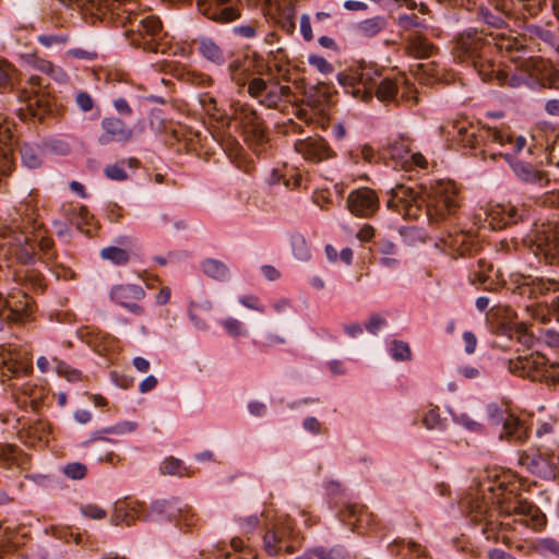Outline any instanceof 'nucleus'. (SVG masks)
<instances>
[{"label": "nucleus", "instance_id": "f257e3e1", "mask_svg": "<svg viewBox=\"0 0 559 559\" xmlns=\"http://www.w3.org/2000/svg\"><path fill=\"white\" fill-rule=\"evenodd\" d=\"M459 205L457 189L452 181H438L420 192L399 185L391 190L386 202L388 209L405 217H416L425 207L426 215L432 223L445 221L456 212Z\"/></svg>", "mask_w": 559, "mask_h": 559}, {"label": "nucleus", "instance_id": "f03ea898", "mask_svg": "<svg viewBox=\"0 0 559 559\" xmlns=\"http://www.w3.org/2000/svg\"><path fill=\"white\" fill-rule=\"evenodd\" d=\"M523 217V211L508 204H490L479 209L473 216V224L479 229H500Z\"/></svg>", "mask_w": 559, "mask_h": 559}, {"label": "nucleus", "instance_id": "7ed1b4c3", "mask_svg": "<svg viewBox=\"0 0 559 559\" xmlns=\"http://www.w3.org/2000/svg\"><path fill=\"white\" fill-rule=\"evenodd\" d=\"M381 80V73L376 64L364 63L358 67L353 75L338 73L337 81L343 87H353L352 94L355 98L364 100L371 98V92Z\"/></svg>", "mask_w": 559, "mask_h": 559}, {"label": "nucleus", "instance_id": "20e7f679", "mask_svg": "<svg viewBox=\"0 0 559 559\" xmlns=\"http://www.w3.org/2000/svg\"><path fill=\"white\" fill-rule=\"evenodd\" d=\"M132 0H114L109 10L116 14L122 24H131V31L139 32L142 35L156 37L162 32V24L158 17L153 15L139 16L133 13Z\"/></svg>", "mask_w": 559, "mask_h": 559}, {"label": "nucleus", "instance_id": "39448f33", "mask_svg": "<svg viewBox=\"0 0 559 559\" xmlns=\"http://www.w3.org/2000/svg\"><path fill=\"white\" fill-rule=\"evenodd\" d=\"M525 242L534 253L543 254L551 261H559V225L543 223L536 225L532 233L525 238Z\"/></svg>", "mask_w": 559, "mask_h": 559}, {"label": "nucleus", "instance_id": "423d86ee", "mask_svg": "<svg viewBox=\"0 0 559 559\" xmlns=\"http://www.w3.org/2000/svg\"><path fill=\"white\" fill-rule=\"evenodd\" d=\"M1 234V248L5 249L8 247L7 252L14 254L24 263L32 261L34 247L31 245L32 239L25 227H22L20 223H13L11 226L5 227Z\"/></svg>", "mask_w": 559, "mask_h": 559}, {"label": "nucleus", "instance_id": "0eeeda50", "mask_svg": "<svg viewBox=\"0 0 559 559\" xmlns=\"http://www.w3.org/2000/svg\"><path fill=\"white\" fill-rule=\"evenodd\" d=\"M248 94L258 99L261 105L276 107L282 100L287 99L292 90L287 85H281L277 82L267 83L261 78H254L249 81Z\"/></svg>", "mask_w": 559, "mask_h": 559}, {"label": "nucleus", "instance_id": "6e6552de", "mask_svg": "<svg viewBox=\"0 0 559 559\" xmlns=\"http://www.w3.org/2000/svg\"><path fill=\"white\" fill-rule=\"evenodd\" d=\"M29 299L25 293H0V331L5 322H22L28 316Z\"/></svg>", "mask_w": 559, "mask_h": 559}, {"label": "nucleus", "instance_id": "1a4fd4ad", "mask_svg": "<svg viewBox=\"0 0 559 559\" xmlns=\"http://www.w3.org/2000/svg\"><path fill=\"white\" fill-rule=\"evenodd\" d=\"M519 463L525 466L528 472L542 478H554L559 464V456L549 455L542 449L533 453L522 452L519 455Z\"/></svg>", "mask_w": 559, "mask_h": 559}, {"label": "nucleus", "instance_id": "9d476101", "mask_svg": "<svg viewBox=\"0 0 559 559\" xmlns=\"http://www.w3.org/2000/svg\"><path fill=\"white\" fill-rule=\"evenodd\" d=\"M383 160L391 159L394 168L412 169L413 166L425 168L426 158L419 153H411L407 144L402 140L392 142L382 153Z\"/></svg>", "mask_w": 559, "mask_h": 559}, {"label": "nucleus", "instance_id": "9b49d317", "mask_svg": "<svg viewBox=\"0 0 559 559\" xmlns=\"http://www.w3.org/2000/svg\"><path fill=\"white\" fill-rule=\"evenodd\" d=\"M347 209L357 217H370L379 209V199L369 188H359L352 191L346 200Z\"/></svg>", "mask_w": 559, "mask_h": 559}, {"label": "nucleus", "instance_id": "f8f14e48", "mask_svg": "<svg viewBox=\"0 0 559 559\" xmlns=\"http://www.w3.org/2000/svg\"><path fill=\"white\" fill-rule=\"evenodd\" d=\"M457 133L462 144L468 147H476L479 145L480 141L497 143L500 146H503L510 141L508 133L496 128L485 129L478 134L474 127L462 126L457 129Z\"/></svg>", "mask_w": 559, "mask_h": 559}, {"label": "nucleus", "instance_id": "ddd939ff", "mask_svg": "<svg viewBox=\"0 0 559 559\" xmlns=\"http://www.w3.org/2000/svg\"><path fill=\"white\" fill-rule=\"evenodd\" d=\"M230 0H198L199 11L216 23H230L240 16L239 10Z\"/></svg>", "mask_w": 559, "mask_h": 559}, {"label": "nucleus", "instance_id": "4468645a", "mask_svg": "<svg viewBox=\"0 0 559 559\" xmlns=\"http://www.w3.org/2000/svg\"><path fill=\"white\" fill-rule=\"evenodd\" d=\"M144 502L136 499L123 498L114 504L110 523L112 525H132L135 521L143 519Z\"/></svg>", "mask_w": 559, "mask_h": 559}, {"label": "nucleus", "instance_id": "2eb2a0df", "mask_svg": "<svg viewBox=\"0 0 559 559\" xmlns=\"http://www.w3.org/2000/svg\"><path fill=\"white\" fill-rule=\"evenodd\" d=\"M102 133L98 136L100 145H108L112 142L124 143L133 138V131L121 119L106 117L100 123Z\"/></svg>", "mask_w": 559, "mask_h": 559}, {"label": "nucleus", "instance_id": "dca6fc26", "mask_svg": "<svg viewBox=\"0 0 559 559\" xmlns=\"http://www.w3.org/2000/svg\"><path fill=\"white\" fill-rule=\"evenodd\" d=\"M234 116L235 120L242 127L249 141L261 143L264 140V131L255 110L247 105L238 104L235 108Z\"/></svg>", "mask_w": 559, "mask_h": 559}, {"label": "nucleus", "instance_id": "f3484780", "mask_svg": "<svg viewBox=\"0 0 559 559\" xmlns=\"http://www.w3.org/2000/svg\"><path fill=\"white\" fill-rule=\"evenodd\" d=\"M490 417L493 425H502L499 433L501 440L522 442L526 439L525 426L512 414H491Z\"/></svg>", "mask_w": 559, "mask_h": 559}, {"label": "nucleus", "instance_id": "a211bd4d", "mask_svg": "<svg viewBox=\"0 0 559 559\" xmlns=\"http://www.w3.org/2000/svg\"><path fill=\"white\" fill-rule=\"evenodd\" d=\"M12 139L10 124L0 118V176L10 174L13 168Z\"/></svg>", "mask_w": 559, "mask_h": 559}, {"label": "nucleus", "instance_id": "6ab92c4d", "mask_svg": "<svg viewBox=\"0 0 559 559\" xmlns=\"http://www.w3.org/2000/svg\"><path fill=\"white\" fill-rule=\"evenodd\" d=\"M288 535V526L283 525L267 530L263 536V547L266 554L277 556L283 548L288 552H293V547L286 544Z\"/></svg>", "mask_w": 559, "mask_h": 559}, {"label": "nucleus", "instance_id": "aec40b11", "mask_svg": "<svg viewBox=\"0 0 559 559\" xmlns=\"http://www.w3.org/2000/svg\"><path fill=\"white\" fill-rule=\"evenodd\" d=\"M504 158L519 180L525 183L543 185L544 175L533 165L523 160L515 159L509 154H506Z\"/></svg>", "mask_w": 559, "mask_h": 559}, {"label": "nucleus", "instance_id": "412c9836", "mask_svg": "<svg viewBox=\"0 0 559 559\" xmlns=\"http://www.w3.org/2000/svg\"><path fill=\"white\" fill-rule=\"evenodd\" d=\"M487 44H490V41L483 37V32L469 29L459 37L457 49L466 57L474 59Z\"/></svg>", "mask_w": 559, "mask_h": 559}, {"label": "nucleus", "instance_id": "4be33fe9", "mask_svg": "<svg viewBox=\"0 0 559 559\" xmlns=\"http://www.w3.org/2000/svg\"><path fill=\"white\" fill-rule=\"evenodd\" d=\"M295 150L306 159L319 162L328 157V146L322 139L307 138L295 143Z\"/></svg>", "mask_w": 559, "mask_h": 559}, {"label": "nucleus", "instance_id": "5701e85b", "mask_svg": "<svg viewBox=\"0 0 559 559\" xmlns=\"http://www.w3.org/2000/svg\"><path fill=\"white\" fill-rule=\"evenodd\" d=\"M178 501L176 500H154L150 506V513L143 516V520L156 522L174 521Z\"/></svg>", "mask_w": 559, "mask_h": 559}, {"label": "nucleus", "instance_id": "b1692460", "mask_svg": "<svg viewBox=\"0 0 559 559\" xmlns=\"http://www.w3.org/2000/svg\"><path fill=\"white\" fill-rule=\"evenodd\" d=\"M110 299L116 304L122 306L130 300H141L145 296L144 289L135 284H120L115 285L110 289Z\"/></svg>", "mask_w": 559, "mask_h": 559}, {"label": "nucleus", "instance_id": "393cba45", "mask_svg": "<svg viewBox=\"0 0 559 559\" xmlns=\"http://www.w3.org/2000/svg\"><path fill=\"white\" fill-rule=\"evenodd\" d=\"M173 522L179 531L187 532L198 525L199 516L191 506L178 502Z\"/></svg>", "mask_w": 559, "mask_h": 559}, {"label": "nucleus", "instance_id": "a878e982", "mask_svg": "<svg viewBox=\"0 0 559 559\" xmlns=\"http://www.w3.org/2000/svg\"><path fill=\"white\" fill-rule=\"evenodd\" d=\"M530 66L532 67L531 76L537 81H539L544 85L552 86L556 84L558 80V72L551 66H549L546 61L542 59H532L530 60Z\"/></svg>", "mask_w": 559, "mask_h": 559}, {"label": "nucleus", "instance_id": "bb28decb", "mask_svg": "<svg viewBox=\"0 0 559 559\" xmlns=\"http://www.w3.org/2000/svg\"><path fill=\"white\" fill-rule=\"evenodd\" d=\"M201 271L209 277L224 282L229 278V269L221 260L207 258L201 262Z\"/></svg>", "mask_w": 559, "mask_h": 559}, {"label": "nucleus", "instance_id": "cd10ccee", "mask_svg": "<svg viewBox=\"0 0 559 559\" xmlns=\"http://www.w3.org/2000/svg\"><path fill=\"white\" fill-rule=\"evenodd\" d=\"M138 429V423L132 420H122L119 421L112 426L106 427L98 431L91 441H105L110 442L108 438L104 437V435H117V436H123L127 433H132Z\"/></svg>", "mask_w": 559, "mask_h": 559}, {"label": "nucleus", "instance_id": "c85d7f7f", "mask_svg": "<svg viewBox=\"0 0 559 559\" xmlns=\"http://www.w3.org/2000/svg\"><path fill=\"white\" fill-rule=\"evenodd\" d=\"M386 27V20L383 16H373L361 21L355 26L358 35L373 37Z\"/></svg>", "mask_w": 559, "mask_h": 559}, {"label": "nucleus", "instance_id": "c756f323", "mask_svg": "<svg viewBox=\"0 0 559 559\" xmlns=\"http://www.w3.org/2000/svg\"><path fill=\"white\" fill-rule=\"evenodd\" d=\"M295 559H350L344 548L335 547L332 549L313 548Z\"/></svg>", "mask_w": 559, "mask_h": 559}, {"label": "nucleus", "instance_id": "7c9ffc66", "mask_svg": "<svg viewBox=\"0 0 559 559\" xmlns=\"http://www.w3.org/2000/svg\"><path fill=\"white\" fill-rule=\"evenodd\" d=\"M386 352L395 361H411L413 357L408 343L402 340H389L386 342Z\"/></svg>", "mask_w": 559, "mask_h": 559}, {"label": "nucleus", "instance_id": "2f4dec72", "mask_svg": "<svg viewBox=\"0 0 559 559\" xmlns=\"http://www.w3.org/2000/svg\"><path fill=\"white\" fill-rule=\"evenodd\" d=\"M199 50L205 59L215 64H223L225 62L223 51L211 38H201L199 41Z\"/></svg>", "mask_w": 559, "mask_h": 559}, {"label": "nucleus", "instance_id": "473e14b6", "mask_svg": "<svg viewBox=\"0 0 559 559\" xmlns=\"http://www.w3.org/2000/svg\"><path fill=\"white\" fill-rule=\"evenodd\" d=\"M423 425L427 430L444 431L448 427L445 418L441 417L438 406H430L423 415Z\"/></svg>", "mask_w": 559, "mask_h": 559}, {"label": "nucleus", "instance_id": "72a5a7b5", "mask_svg": "<svg viewBox=\"0 0 559 559\" xmlns=\"http://www.w3.org/2000/svg\"><path fill=\"white\" fill-rule=\"evenodd\" d=\"M449 414L454 424L461 426L468 432L480 433L484 429V426L474 419L468 413H456L453 409H449Z\"/></svg>", "mask_w": 559, "mask_h": 559}, {"label": "nucleus", "instance_id": "f704fd0d", "mask_svg": "<svg viewBox=\"0 0 559 559\" xmlns=\"http://www.w3.org/2000/svg\"><path fill=\"white\" fill-rule=\"evenodd\" d=\"M229 76L233 83L239 88H243L247 84L249 85L250 69L239 61H233L229 67Z\"/></svg>", "mask_w": 559, "mask_h": 559}, {"label": "nucleus", "instance_id": "c9c22d12", "mask_svg": "<svg viewBox=\"0 0 559 559\" xmlns=\"http://www.w3.org/2000/svg\"><path fill=\"white\" fill-rule=\"evenodd\" d=\"M219 325L231 337H246L249 335V330L243 322L234 317H226L218 320Z\"/></svg>", "mask_w": 559, "mask_h": 559}, {"label": "nucleus", "instance_id": "e433bc0d", "mask_svg": "<svg viewBox=\"0 0 559 559\" xmlns=\"http://www.w3.org/2000/svg\"><path fill=\"white\" fill-rule=\"evenodd\" d=\"M292 250L294 257L300 261H308L311 258V251L304 235L295 233L290 237Z\"/></svg>", "mask_w": 559, "mask_h": 559}, {"label": "nucleus", "instance_id": "4c0bfd02", "mask_svg": "<svg viewBox=\"0 0 559 559\" xmlns=\"http://www.w3.org/2000/svg\"><path fill=\"white\" fill-rule=\"evenodd\" d=\"M100 257L116 265H122L129 261V252L122 248L115 246L106 247L102 249Z\"/></svg>", "mask_w": 559, "mask_h": 559}, {"label": "nucleus", "instance_id": "58836bf2", "mask_svg": "<svg viewBox=\"0 0 559 559\" xmlns=\"http://www.w3.org/2000/svg\"><path fill=\"white\" fill-rule=\"evenodd\" d=\"M373 91H376V95L379 99L391 100L396 96L397 83L389 78H381Z\"/></svg>", "mask_w": 559, "mask_h": 559}, {"label": "nucleus", "instance_id": "ea45409f", "mask_svg": "<svg viewBox=\"0 0 559 559\" xmlns=\"http://www.w3.org/2000/svg\"><path fill=\"white\" fill-rule=\"evenodd\" d=\"M21 158L24 166L29 169H36L41 165V155L37 147L25 145L21 151Z\"/></svg>", "mask_w": 559, "mask_h": 559}, {"label": "nucleus", "instance_id": "a19ab883", "mask_svg": "<svg viewBox=\"0 0 559 559\" xmlns=\"http://www.w3.org/2000/svg\"><path fill=\"white\" fill-rule=\"evenodd\" d=\"M200 296L199 298L190 297L188 301V310H194V311H205L209 312L213 309V302L210 298L206 296V292L204 287L201 285L198 287Z\"/></svg>", "mask_w": 559, "mask_h": 559}, {"label": "nucleus", "instance_id": "79ce46f5", "mask_svg": "<svg viewBox=\"0 0 559 559\" xmlns=\"http://www.w3.org/2000/svg\"><path fill=\"white\" fill-rule=\"evenodd\" d=\"M64 217H68V221L71 225H75L78 228H81V226L86 223L87 221V210L83 206H71V207H63Z\"/></svg>", "mask_w": 559, "mask_h": 559}, {"label": "nucleus", "instance_id": "37998d69", "mask_svg": "<svg viewBox=\"0 0 559 559\" xmlns=\"http://www.w3.org/2000/svg\"><path fill=\"white\" fill-rule=\"evenodd\" d=\"M160 472L165 475L183 476L187 474L183 463L175 457L165 459L160 464Z\"/></svg>", "mask_w": 559, "mask_h": 559}, {"label": "nucleus", "instance_id": "c03bdc74", "mask_svg": "<svg viewBox=\"0 0 559 559\" xmlns=\"http://www.w3.org/2000/svg\"><path fill=\"white\" fill-rule=\"evenodd\" d=\"M62 472L68 478L79 480L85 477L87 468L83 463L73 462L67 464Z\"/></svg>", "mask_w": 559, "mask_h": 559}, {"label": "nucleus", "instance_id": "a18cd8bd", "mask_svg": "<svg viewBox=\"0 0 559 559\" xmlns=\"http://www.w3.org/2000/svg\"><path fill=\"white\" fill-rule=\"evenodd\" d=\"M536 549L542 555L552 554L559 557V542L554 538H540L536 542Z\"/></svg>", "mask_w": 559, "mask_h": 559}, {"label": "nucleus", "instance_id": "49530a36", "mask_svg": "<svg viewBox=\"0 0 559 559\" xmlns=\"http://www.w3.org/2000/svg\"><path fill=\"white\" fill-rule=\"evenodd\" d=\"M559 290V284L552 280H537L533 282V293L547 296Z\"/></svg>", "mask_w": 559, "mask_h": 559}, {"label": "nucleus", "instance_id": "de8ad7c7", "mask_svg": "<svg viewBox=\"0 0 559 559\" xmlns=\"http://www.w3.org/2000/svg\"><path fill=\"white\" fill-rule=\"evenodd\" d=\"M81 514L92 520H103L106 518V510L93 503L84 504L80 508Z\"/></svg>", "mask_w": 559, "mask_h": 559}, {"label": "nucleus", "instance_id": "09e8293b", "mask_svg": "<svg viewBox=\"0 0 559 559\" xmlns=\"http://www.w3.org/2000/svg\"><path fill=\"white\" fill-rule=\"evenodd\" d=\"M480 19L488 25L495 28H501L504 24V20L502 19L500 13L490 12L487 9H481L479 12Z\"/></svg>", "mask_w": 559, "mask_h": 559}, {"label": "nucleus", "instance_id": "8fccbe9b", "mask_svg": "<svg viewBox=\"0 0 559 559\" xmlns=\"http://www.w3.org/2000/svg\"><path fill=\"white\" fill-rule=\"evenodd\" d=\"M40 69L41 71L49 73L59 83L68 82V74L61 68L55 67L50 62H44Z\"/></svg>", "mask_w": 559, "mask_h": 559}, {"label": "nucleus", "instance_id": "3c124183", "mask_svg": "<svg viewBox=\"0 0 559 559\" xmlns=\"http://www.w3.org/2000/svg\"><path fill=\"white\" fill-rule=\"evenodd\" d=\"M105 175L111 179L117 181H122L127 179V173L120 163L108 165L105 168Z\"/></svg>", "mask_w": 559, "mask_h": 559}, {"label": "nucleus", "instance_id": "603ef678", "mask_svg": "<svg viewBox=\"0 0 559 559\" xmlns=\"http://www.w3.org/2000/svg\"><path fill=\"white\" fill-rule=\"evenodd\" d=\"M386 325V320L379 316L374 314L369 318V320L366 323V330L372 334L377 335L384 326Z\"/></svg>", "mask_w": 559, "mask_h": 559}, {"label": "nucleus", "instance_id": "864d4df0", "mask_svg": "<svg viewBox=\"0 0 559 559\" xmlns=\"http://www.w3.org/2000/svg\"><path fill=\"white\" fill-rule=\"evenodd\" d=\"M55 361L57 362L56 371L59 376L66 377L69 381H75L79 379V372L74 369H71L68 364L57 359H55Z\"/></svg>", "mask_w": 559, "mask_h": 559}, {"label": "nucleus", "instance_id": "5fc2aeb1", "mask_svg": "<svg viewBox=\"0 0 559 559\" xmlns=\"http://www.w3.org/2000/svg\"><path fill=\"white\" fill-rule=\"evenodd\" d=\"M377 249L381 257L396 255L399 251L397 246L386 238H382L377 242Z\"/></svg>", "mask_w": 559, "mask_h": 559}, {"label": "nucleus", "instance_id": "6e6d98bb", "mask_svg": "<svg viewBox=\"0 0 559 559\" xmlns=\"http://www.w3.org/2000/svg\"><path fill=\"white\" fill-rule=\"evenodd\" d=\"M238 302L248 309L255 310L262 313L264 312V307L260 304L259 298L257 296H239Z\"/></svg>", "mask_w": 559, "mask_h": 559}, {"label": "nucleus", "instance_id": "4d7b16f0", "mask_svg": "<svg viewBox=\"0 0 559 559\" xmlns=\"http://www.w3.org/2000/svg\"><path fill=\"white\" fill-rule=\"evenodd\" d=\"M414 50L415 53L420 58H427L429 57L433 51V46L427 41L426 39L418 38L414 43Z\"/></svg>", "mask_w": 559, "mask_h": 559}, {"label": "nucleus", "instance_id": "13d9d810", "mask_svg": "<svg viewBox=\"0 0 559 559\" xmlns=\"http://www.w3.org/2000/svg\"><path fill=\"white\" fill-rule=\"evenodd\" d=\"M309 63L317 68L321 73H330L332 72V66L330 62H328L323 57L321 56H318V55H310L309 58Z\"/></svg>", "mask_w": 559, "mask_h": 559}, {"label": "nucleus", "instance_id": "bf43d9fd", "mask_svg": "<svg viewBox=\"0 0 559 559\" xmlns=\"http://www.w3.org/2000/svg\"><path fill=\"white\" fill-rule=\"evenodd\" d=\"M399 25L404 29L423 26V22L415 14H403L399 16Z\"/></svg>", "mask_w": 559, "mask_h": 559}, {"label": "nucleus", "instance_id": "052dcab7", "mask_svg": "<svg viewBox=\"0 0 559 559\" xmlns=\"http://www.w3.org/2000/svg\"><path fill=\"white\" fill-rule=\"evenodd\" d=\"M497 79L501 84L509 85L511 87H519L524 83V79L518 75H509L497 71Z\"/></svg>", "mask_w": 559, "mask_h": 559}, {"label": "nucleus", "instance_id": "680f3d73", "mask_svg": "<svg viewBox=\"0 0 559 559\" xmlns=\"http://www.w3.org/2000/svg\"><path fill=\"white\" fill-rule=\"evenodd\" d=\"M38 41L45 47H52L53 45H62L68 41V37L63 35H40Z\"/></svg>", "mask_w": 559, "mask_h": 559}, {"label": "nucleus", "instance_id": "e2e57ef3", "mask_svg": "<svg viewBox=\"0 0 559 559\" xmlns=\"http://www.w3.org/2000/svg\"><path fill=\"white\" fill-rule=\"evenodd\" d=\"M76 105L84 112L90 111L94 106V100L86 92H79L75 97Z\"/></svg>", "mask_w": 559, "mask_h": 559}, {"label": "nucleus", "instance_id": "0e129e2a", "mask_svg": "<svg viewBox=\"0 0 559 559\" xmlns=\"http://www.w3.org/2000/svg\"><path fill=\"white\" fill-rule=\"evenodd\" d=\"M464 342V350L466 354L472 355L476 350L477 338L476 335L471 331H465L462 335Z\"/></svg>", "mask_w": 559, "mask_h": 559}, {"label": "nucleus", "instance_id": "69168bd1", "mask_svg": "<svg viewBox=\"0 0 559 559\" xmlns=\"http://www.w3.org/2000/svg\"><path fill=\"white\" fill-rule=\"evenodd\" d=\"M535 33L539 38L549 44L557 52H559V45H557L556 37L550 31L536 27Z\"/></svg>", "mask_w": 559, "mask_h": 559}, {"label": "nucleus", "instance_id": "338daca9", "mask_svg": "<svg viewBox=\"0 0 559 559\" xmlns=\"http://www.w3.org/2000/svg\"><path fill=\"white\" fill-rule=\"evenodd\" d=\"M249 413L254 417H263L267 412L265 403L260 401H250L248 404Z\"/></svg>", "mask_w": 559, "mask_h": 559}, {"label": "nucleus", "instance_id": "774afa93", "mask_svg": "<svg viewBox=\"0 0 559 559\" xmlns=\"http://www.w3.org/2000/svg\"><path fill=\"white\" fill-rule=\"evenodd\" d=\"M329 371L334 376H342L347 372V367L344 361L340 359H332L326 364Z\"/></svg>", "mask_w": 559, "mask_h": 559}]
</instances>
